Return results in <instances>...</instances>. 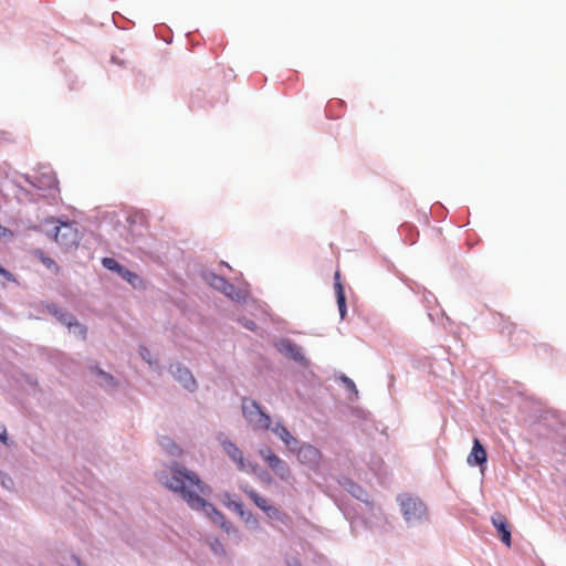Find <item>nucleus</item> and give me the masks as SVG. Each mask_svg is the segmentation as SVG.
Instances as JSON below:
<instances>
[{
	"label": "nucleus",
	"mask_w": 566,
	"mask_h": 566,
	"mask_svg": "<svg viewBox=\"0 0 566 566\" xmlns=\"http://www.w3.org/2000/svg\"><path fill=\"white\" fill-rule=\"evenodd\" d=\"M171 472V478L165 482L166 486L179 493L192 510L203 511L216 525L230 533L232 524L226 520V516L213 504L207 502L201 496L209 494L210 489L199 479L198 474L177 467L172 468Z\"/></svg>",
	"instance_id": "f257e3e1"
},
{
	"label": "nucleus",
	"mask_w": 566,
	"mask_h": 566,
	"mask_svg": "<svg viewBox=\"0 0 566 566\" xmlns=\"http://www.w3.org/2000/svg\"><path fill=\"white\" fill-rule=\"evenodd\" d=\"M242 413L253 430L266 431L270 429L271 418L255 400L244 397L242 399Z\"/></svg>",
	"instance_id": "f03ea898"
},
{
	"label": "nucleus",
	"mask_w": 566,
	"mask_h": 566,
	"mask_svg": "<svg viewBox=\"0 0 566 566\" xmlns=\"http://www.w3.org/2000/svg\"><path fill=\"white\" fill-rule=\"evenodd\" d=\"M398 501L408 524L421 522L427 517V507L420 499L403 494Z\"/></svg>",
	"instance_id": "7ed1b4c3"
},
{
	"label": "nucleus",
	"mask_w": 566,
	"mask_h": 566,
	"mask_svg": "<svg viewBox=\"0 0 566 566\" xmlns=\"http://www.w3.org/2000/svg\"><path fill=\"white\" fill-rule=\"evenodd\" d=\"M260 454L276 476L284 481L291 478V469L289 464L272 452L271 449L266 448L261 450Z\"/></svg>",
	"instance_id": "20e7f679"
},
{
	"label": "nucleus",
	"mask_w": 566,
	"mask_h": 566,
	"mask_svg": "<svg viewBox=\"0 0 566 566\" xmlns=\"http://www.w3.org/2000/svg\"><path fill=\"white\" fill-rule=\"evenodd\" d=\"M321 459V451L311 444H303L297 451V460L311 470H318Z\"/></svg>",
	"instance_id": "39448f33"
},
{
	"label": "nucleus",
	"mask_w": 566,
	"mask_h": 566,
	"mask_svg": "<svg viewBox=\"0 0 566 566\" xmlns=\"http://www.w3.org/2000/svg\"><path fill=\"white\" fill-rule=\"evenodd\" d=\"M53 239L63 247H71L76 243L77 232L67 223L54 228Z\"/></svg>",
	"instance_id": "423d86ee"
},
{
	"label": "nucleus",
	"mask_w": 566,
	"mask_h": 566,
	"mask_svg": "<svg viewBox=\"0 0 566 566\" xmlns=\"http://www.w3.org/2000/svg\"><path fill=\"white\" fill-rule=\"evenodd\" d=\"M224 452L237 463L240 471H248L251 464L245 462L242 451L231 441H222Z\"/></svg>",
	"instance_id": "0eeeda50"
},
{
	"label": "nucleus",
	"mask_w": 566,
	"mask_h": 566,
	"mask_svg": "<svg viewBox=\"0 0 566 566\" xmlns=\"http://www.w3.org/2000/svg\"><path fill=\"white\" fill-rule=\"evenodd\" d=\"M492 524L494 525L499 535L501 536L502 542L507 547H510L512 539H511V530H510V525L507 523L506 517L503 514L496 512L492 515Z\"/></svg>",
	"instance_id": "6e6552de"
},
{
	"label": "nucleus",
	"mask_w": 566,
	"mask_h": 566,
	"mask_svg": "<svg viewBox=\"0 0 566 566\" xmlns=\"http://www.w3.org/2000/svg\"><path fill=\"white\" fill-rule=\"evenodd\" d=\"M171 374L174 377L188 390H193L196 387V380L188 368L182 367L181 365H171L170 366Z\"/></svg>",
	"instance_id": "1a4fd4ad"
},
{
	"label": "nucleus",
	"mask_w": 566,
	"mask_h": 566,
	"mask_svg": "<svg viewBox=\"0 0 566 566\" xmlns=\"http://www.w3.org/2000/svg\"><path fill=\"white\" fill-rule=\"evenodd\" d=\"M62 324L66 325L70 329L73 328L75 334H78L83 339L86 338L87 329L84 325L77 322V319L66 312L61 311L56 317Z\"/></svg>",
	"instance_id": "9d476101"
},
{
	"label": "nucleus",
	"mask_w": 566,
	"mask_h": 566,
	"mask_svg": "<svg viewBox=\"0 0 566 566\" xmlns=\"http://www.w3.org/2000/svg\"><path fill=\"white\" fill-rule=\"evenodd\" d=\"M277 348L280 353L292 358L295 361L302 363L304 360V355L302 354L301 347L289 339L281 340Z\"/></svg>",
	"instance_id": "9b49d317"
},
{
	"label": "nucleus",
	"mask_w": 566,
	"mask_h": 566,
	"mask_svg": "<svg viewBox=\"0 0 566 566\" xmlns=\"http://www.w3.org/2000/svg\"><path fill=\"white\" fill-rule=\"evenodd\" d=\"M486 458L488 457L484 447L481 444L479 439H474L473 448L468 457V463L482 465L486 462Z\"/></svg>",
	"instance_id": "f8f14e48"
},
{
	"label": "nucleus",
	"mask_w": 566,
	"mask_h": 566,
	"mask_svg": "<svg viewBox=\"0 0 566 566\" xmlns=\"http://www.w3.org/2000/svg\"><path fill=\"white\" fill-rule=\"evenodd\" d=\"M335 292H336V298H337V305L339 310V315L342 318L345 317L346 314V297L345 292L343 289V285L340 283V275L339 272L335 273V283H334Z\"/></svg>",
	"instance_id": "ddd939ff"
},
{
	"label": "nucleus",
	"mask_w": 566,
	"mask_h": 566,
	"mask_svg": "<svg viewBox=\"0 0 566 566\" xmlns=\"http://www.w3.org/2000/svg\"><path fill=\"white\" fill-rule=\"evenodd\" d=\"M212 285L231 298L239 296V293L237 292L234 285L229 283L221 276H214Z\"/></svg>",
	"instance_id": "4468645a"
},
{
	"label": "nucleus",
	"mask_w": 566,
	"mask_h": 566,
	"mask_svg": "<svg viewBox=\"0 0 566 566\" xmlns=\"http://www.w3.org/2000/svg\"><path fill=\"white\" fill-rule=\"evenodd\" d=\"M273 432L286 444V447H291L293 443H296V439L291 434L287 428L282 424H276L273 428Z\"/></svg>",
	"instance_id": "2eb2a0df"
},
{
	"label": "nucleus",
	"mask_w": 566,
	"mask_h": 566,
	"mask_svg": "<svg viewBox=\"0 0 566 566\" xmlns=\"http://www.w3.org/2000/svg\"><path fill=\"white\" fill-rule=\"evenodd\" d=\"M243 491L260 510L265 511V509H268V500L261 496L256 491L250 488H244Z\"/></svg>",
	"instance_id": "dca6fc26"
},
{
	"label": "nucleus",
	"mask_w": 566,
	"mask_h": 566,
	"mask_svg": "<svg viewBox=\"0 0 566 566\" xmlns=\"http://www.w3.org/2000/svg\"><path fill=\"white\" fill-rule=\"evenodd\" d=\"M34 255L45 265L48 269L53 270L55 273L60 272V266L55 261L44 254L42 250H35Z\"/></svg>",
	"instance_id": "f3484780"
},
{
	"label": "nucleus",
	"mask_w": 566,
	"mask_h": 566,
	"mask_svg": "<svg viewBox=\"0 0 566 566\" xmlns=\"http://www.w3.org/2000/svg\"><path fill=\"white\" fill-rule=\"evenodd\" d=\"M118 275L122 279L126 280L134 287L137 286L138 283H140L139 276L134 272L129 271L128 269H126L125 266L122 268V271L118 272Z\"/></svg>",
	"instance_id": "a211bd4d"
},
{
	"label": "nucleus",
	"mask_w": 566,
	"mask_h": 566,
	"mask_svg": "<svg viewBox=\"0 0 566 566\" xmlns=\"http://www.w3.org/2000/svg\"><path fill=\"white\" fill-rule=\"evenodd\" d=\"M160 444L167 449V451L172 454V455H177V454H180V449L175 444V442L168 438V437H163V439L160 440Z\"/></svg>",
	"instance_id": "6ab92c4d"
},
{
	"label": "nucleus",
	"mask_w": 566,
	"mask_h": 566,
	"mask_svg": "<svg viewBox=\"0 0 566 566\" xmlns=\"http://www.w3.org/2000/svg\"><path fill=\"white\" fill-rule=\"evenodd\" d=\"M102 264L105 269L109 271H114L118 274L119 271H122L123 265H120L115 259L113 258H104L102 259Z\"/></svg>",
	"instance_id": "aec40b11"
},
{
	"label": "nucleus",
	"mask_w": 566,
	"mask_h": 566,
	"mask_svg": "<svg viewBox=\"0 0 566 566\" xmlns=\"http://www.w3.org/2000/svg\"><path fill=\"white\" fill-rule=\"evenodd\" d=\"M210 546H211V549L214 553L220 554V555H224L226 554V549H224L222 543L218 538L213 539L210 543Z\"/></svg>",
	"instance_id": "412c9836"
},
{
	"label": "nucleus",
	"mask_w": 566,
	"mask_h": 566,
	"mask_svg": "<svg viewBox=\"0 0 566 566\" xmlns=\"http://www.w3.org/2000/svg\"><path fill=\"white\" fill-rule=\"evenodd\" d=\"M13 238V232L0 224V239H11Z\"/></svg>",
	"instance_id": "4be33fe9"
},
{
	"label": "nucleus",
	"mask_w": 566,
	"mask_h": 566,
	"mask_svg": "<svg viewBox=\"0 0 566 566\" xmlns=\"http://www.w3.org/2000/svg\"><path fill=\"white\" fill-rule=\"evenodd\" d=\"M264 512L266 513V515L269 517H279L280 516V511L276 507L272 506L271 504H269L268 509H265Z\"/></svg>",
	"instance_id": "5701e85b"
},
{
	"label": "nucleus",
	"mask_w": 566,
	"mask_h": 566,
	"mask_svg": "<svg viewBox=\"0 0 566 566\" xmlns=\"http://www.w3.org/2000/svg\"><path fill=\"white\" fill-rule=\"evenodd\" d=\"M46 308H48V311H49L53 316H55V317H57V316H59V314H60V312L62 311V310H60V308H59L55 304H53V303L48 304V305H46Z\"/></svg>",
	"instance_id": "b1692460"
},
{
	"label": "nucleus",
	"mask_w": 566,
	"mask_h": 566,
	"mask_svg": "<svg viewBox=\"0 0 566 566\" xmlns=\"http://www.w3.org/2000/svg\"><path fill=\"white\" fill-rule=\"evenodd\" d=\"M139 353H140V356L143 357L144 360H146L147 363L151 364L150 352L146 347H140Z\"/></svg>",
	"instance_id": "393cba45"
},
{
	"label": "nucleus",
	"mask_w": 566,
	"mask_h": 566,
	"mask_svg": "<svg viewBox=\"0 0 566 566\" xmlns=\"http://www.w3.org/2000/svg\"><path fill=\"white\" fill-rule=\"evenodd\" d=\"M240 323L250 331H254L256 328L255 323L251 319H242Z\"/></svg>",
	"instance_id": "a878e982"
},
{
	"label": "nucleus",
	"mask_w": 566,
	"mask_h": 566,
	"mask_svg": "<svg viewBox=\"0 0 566 566\" xmlns=\"http://www.w3.org/2000/svg\"><path fill=\"white\" fill-rule=\"evenodd\" d=\"M7 439H8V437H7V430H6V428H4V427H1V426H0V441H2L3 443H6V442H7Z\"/></svg>",
	"instance_id": "bb28decb"
},
{
	"label": "nucleus",
	"mask_w": 566,
	"mask_h": 566,
	"mask_svg": "<svg viewBox=\"0 0 566 566\" xmlns=\"http://www.w3.org/2000/svg\"><path fill=\"white\" fill-rule=\"evenodd\" d=\"M0 275L6 277L7 280H11L12 279V274L9 271H7L6 269L1 268V266H0Z\"/></svg>",
	"instance_id": "cd10ccee"
},
{
	"label": "nucleus",
	"mask_w": 566,
	"mask_h": 566,
	"mask_svg": "<svg viewBox=\"0 0 566 566\" xmlns=\"http://www.w3.org/2000/svg\"><path fill=\"white\" fill-rule=\"evenodd\" d=\"M345 382H347V384H348V386H350V387L355 388V384H354L350 379L345 378Z\"/></svg>",
	"instance_id": "c85d7f7f"
}]
</instances>
